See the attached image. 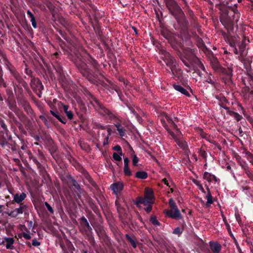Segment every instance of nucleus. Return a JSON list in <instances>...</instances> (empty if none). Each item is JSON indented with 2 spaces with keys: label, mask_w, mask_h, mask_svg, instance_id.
<instances>
[{
  "label": "nucleus",
  "mask_w": 253,
  "mask_h": 253,
  "mask_svg": "<svg viewBox=\"0 0 253 253\" xmlns=\"http://www.w3.org/2000/svg\"><path fill=\"white\" fill-rule=\"evenodd\" d=\"M165 119L169 124L172 129H169L168 126L164 125V126L167 130L169 133L172 136L177 145L181 149L184 150L187 147L186 142L182 137V134L181 131L177 128V126L175 124V122H177V118L174 117L173 119L165 116Z\"/></svg>",
  "instance_id": "obj_1"
},
{
  "label": "nucleus",
  "mask_w": 253,
  "mask_h": 253,
  "mask_svg": "<svg viewBox=\"0 0 253 253\" xmlns=\"http://www.w3.org/2000/svg\"><path fill=\"white\" fill-rule=\"evenodd\" d=\"M237 4L234 3L233 6L232 5H228L231 11L230 12L225 9L222 10L220 17V20L224 27L227 29H232L235 22L237 23L240 18V14L237 9Z\"/></svg>",
  "instance_id": "obj_2"
},
{
  "label": "nucleus",
  "mask_w": 253,
  "mask_h": 253,
  "mask_svg": "<svg viewBox=\"0 0 253 253\" xmlns=\"http://www.w3.org/2000/svg\"><path fill=\"white\" fill-rule=\"evenodd\" d=\"M154 193L153 191L148 188L145 189V195L143 198L138 197L136 199L135 204L139 206L142 204L146 207L145 211L149 213L152 210V205L154 203Z\"/></svg>",
  "instance_id": "obj_3"
},
{
  "label": "nucleus",
  "mask_w": 253,
  "mask_h": 253,
  "mask_svg": "<svg viewBox=\"0 0 253 253\" xmlns=\"http://www.w3.org/2000/svg\"><path fill=\"white\" fill-rule=\"evenodd\" d=\"M169 205L170 209H166L164 211V213L169 217L174 219H180L182 218V215L180 211L178 209L174 200L170 198L169 200Z\"/></svg>",
  "instance_id": "obj_4"
},
{
  "label": "nucleus",
  "mask_w": 253,
  "mask_h": 253,
  "mask_svg": "<svg viewBox=\"0 0 253 253\" xmlns=\"http://www.w3.org/2000/svg\"><path fill=\"white\" fill-rule=\"evenodd\" d=\"M166 4L171 14L174 16L181 13L180 7L174 0H166Z\"/></svg>",
  "instance_id": "obj_5"
},
{
  "label": "nucleus",
  "mask_w": 253,
  "mask_h": 253,
  "mask_svg": "<svg viewBox=\"0 0 253 253\" xmlns=\"http://www.w3.org/2000/svg\"><path fill=\"white\" fill-rule=\"evenodd\" d=\"M165 57L166 65L170 68L171 72L174 75L177 70V65L175 59L168 52L166 53Z\"/></svg>",
  "instance_id": "obj_6"
},
{
  "label": "nucleus",
  "mask_w": 253,
  "mask_h": 253,
  "mask_svg": "<svg viewBox=\"0 0 253 253\" xmlns=\"http://www.w3.org/2000/svg\"><path fill=\"white\" fill-rule=\"evenodd\" d=\"M27 209V206L25 205H21L20 206L16 208L10 212H5V214L11 217H16L19 214H22Z\"/></svg>",
  "instance_id": "obj_7"
},
{
  "label": "nucleus",
  "mask_w": 253,
  "mask_h": 253,
  "mask_svg": "<svg viewBox=\"0 0 253 253\" xmlns=\"http://www.w3.org/2000/svg\"><path fill=\"white\" fill-rule=\"evenodd\" d=\"M124 185L122 181L114 182L110 185V189L113 191V194L118 195L124 189Z\"/></svg>",
  "instance_id": "obj_8"
},
{
  "label": "nucleus",
  "mask_w": 253,
  "mask_h": 253,
  "mask_svg": "<svg viewBox=\"0 0 253 253\" xmlns=\"http://www.w3.org/2000/svg\"><path fill=\"white\" fill-rule=\"evenodd\" d=\"M203 178L206 180L208 182L216 183L219 181V179L217 178L214 175L211 174L208 172H205L203 175Z\"/></svg>",
  "instance_id": "obj_9"
},
{
  "label": "nucleus",
  "mask_w": 253,
  "mask_h": 253,
  "mask_svg": "<svg viewBox=\"0 0 253 253\" xmlns=\"http://www.w3.org/2000/svg\"><path fill=\"white\" fill-rule=\"evenodd\" d=\"M26 194L22 192L21 194L18 193L13 195V200L17 204H19L26 198Z\"/></svg>",
  "instance_id": "obj_10"
},
{
  "label": "nucleus",
  "mask_w": 253,
  "mask_h": 253,
  "mask_svg": "<svg viewBox=\"0 0 253 253\" xmlns=\"http://www.w3.org/2000/svg\"><path fill=\"white\" fill-rule=\"evenodd\" d=\"M173 87L176 90L180 92L182 94H184L186 96H190V94L188 91L180 85L173 84Z\"/></svg>",
  "instance_id": "obj_11"
},
{
  "label": "nucleus",
  "mask_w": 253,
  "mask_h": 253,
  "mask_svg": "<svg viewBox=\"0 0 253 253\" xmlns=\"http://www.w3.org/2000/svg\"><path fill=\"white\" fill-rule=\"evenodd\" d=\"M210 246L213 253H219L221 250V245L217 243H211Z\"/></svg>",
  "instance_id": "obj_12"
},
{
  "label": "nucleus",
  "mask_w": 253,
  "mask_h": 253,
  "mask_svg": "<svg viewBox=\"0 0 253 253\" xmlns=\"http://www.w3.org/2000/svg\"><path fill=\"white\" fill-rule=\"evenodd\" d=\"M206 186V189L207 190V193L206 195V199H207V204L210 205L212 204L213 200H212V197L211 195V193L210 191V189L208 186H207L206 184L205 185Z\"/></svg>",
  "instance_id": "obj_13"
},
{
  "label": "nucleus",
  "mask_w": 253,
  "mask_h": 253,
  "mask_svg": "<svg viewBox=\"0 0 253 253\" xmlns=\"http://www.w3.org/2000/svg\"><path fill=\"white\" fill-rule=\"evenodd\" d=\"M4 240L6 242V248L7 249H12L13 248V244L14 240L13 238L5 237Z\"/></svg>",
  "instance_id": "obj_14"
},
{
  "label": "nucleus",
  "mask_w": 253,
  "mask_h": 253,
  "mask_svg": "<svg viewBox=\"0 0 253 253\" xmlns=\"http://www.w3.org/2000/svg\"><path fill=\"white\" fill-rule=\"evenodd\" d=\"M27 14L28 16L30 18V21L32 23V25L33 27L34 28H36L37 27V23L36 19L35 18V17L33 15V14L32 13V12L30 10H28L27 11Z\"/></svg>",
  "instance_id": "obj_15"
},
{
  "label": "nucleus",
  "mask_w": 253,
  "mask_h": 253,
  "mask_svg": "<svg viewBox=\"0 0 253 253\" xmlns=\"http://www.w3.org/2000/svg\"><path fill=\"white\" fill-rule=\"evenodd\" d=\"M135 177L139 179H145L147 178L148 174L144 171H139L136 172Z\"/></svg>",
  "instance_id": "obj_16"
},
{
  "label": "nucleus",
  "mask_w": 253,
  "mask_h": 253,
  "mask_svg": "<svg viewBox=\"0 0 253 253\" xmlns=\"http://www.w3.org/2000/svg\"><path fill=\"white\" fill-rule=\"evenodd\" d=\"M123 155L122 152H120L119 153H114L113 154V158L115 161L119 162L122 160V156Z\"/></svg>",
  "instance_id": "obj_17"
},
{
  "label": "nucleus",
  "mask_w": 253,
  "mask_h": 253,
  "mask_svg": "<svg viewBox=\"0 0 253 253\" xmlns=\"http://www.w3.org/2000/svg\"><path fill=\"white\" fill-rule=\"evenodd\" d=\"M223 73L226 76V78L228 80H230L232 76V70L231 69L224 70H223Z\"/></svg>",
  "instance_id": "obj_18"
},
{
  "label": "nucleus",
  "mask_w": 253,
  "mask_h": 253,
  "mask_svg": "<svg viewBox=\"0 0 253 253\" xmlns=\"http://www.w3.org/2000/svg\"><path fill=\"white\" fill-rule=\"evenodd\" d=\"M124 172L125 175L126 176H130L132 174L131 171L130 170L128 165L124 166Z\"/></svg>",
  "instance_id": "obj_19"
},
{
  "label": "nucleus",
  "mask_w": 253,
  "mask_h": 253,
  "mask_svg": "<svg viewBox=\"0 0 253 253\" xmlns=\"http://www.w3.org/2000/svg\"><path fill=\"white\" fill-rule=\"evenodd\" d=\"M26 229V227H25ZM27 232H23L21 234V236L26 240H30L31 238V234L29 230L26 229Z\"/></svg>",
  "instance_id": "obj_20"
},
{
  "label": "nucleus",
  "mask_w": 253,
  "mask_h": 253,
  "mask_svg": "<svg viewBox=\"0 0 253 253\" xmlns=\"http://www.w3.org/2000/svg\"><path fill=\"white\" fill-rule=\"evenodd\" d=\"M117 130L121 137H123L126 135V130L123 126L118 129Z\"/></svg>",
  "instance_id": "obj_21"
},
{
  "label": "nucleus",
  "mask_w": 253,
  "mask_h": 253,
  "mask_svg": "<svg viewBox=\"0 0 253 253\" xmlns=\"http://www.w3.org/2000/svg\"><path fill=\"white\" fill-rule=\"evenodd\" d=\"M126 237L127 240L131 244L132 247L134 248H135L136 247V245L135 241L131 238V237L128 234H126Z\"/></svg>",
  "instance_id": "obj_22"
},
{
  "label": "nucleus",
  "mask_w": 253,
  "mask_h": 253,
  "mask_svg": "<svg viewBox=\"0 0 253 253\" xmlns=\"http://www.w3.org/2000/svg\"><path fill=\"white\" fill-rule=\"evenodd\" d=\"M150 221L154 225H159L160 223L158 221L157 218L155 216H153L150 218Z\"/></svg>",
  "instance_id": "obj_23"
},
{
  "label": "nucleus",
  "mask_w": 253,
  "mask_h": 253,
  "mask_svg": "<svg viewBox=\"0 0 253 253\" xmlns=\"http://www.w3.org/2000/svg\"><path fill=\"white\" fill-rule=\"evenodd\" d=\"M207 83L210 84L212 85H214L215 82L212 80V76L211 75H210L208 77V78L205 81Z\"/></svg>",
  "instance_id": "obj_24"
},
{
  "label": "nucleus",
  "mask_w": 253,
  "mask_h": 253,
  "mask_svg": "<svg viewBox=\"0 0 253 253\" xmlns=\"http://www.w3.org/2000/svg\"><path fill=\"white\" fill-rule=\"evenodd\" d=\"M139 162V158L136 156V155L134 154L132 159V165L134 166L137 165Z\"/></svg>",
  "instance_id": "obj_25"
},
{
  "label": "nucleus",
  "mask_w": 253,
  "mask_h": 253,
  "mask_svg": "<svg viewBox=\"0 0 253 253\" xmlns=\"http://www.w3.org/2000/svg\"><path fill=\"white\" fill-rule=\"evenodd\" d=\"M81 220L83 221V223H84L85 226L87 227L88 229H91V227L90 226L89 223L88 222L87 220L84 217H82L81 218Z\"/></svg>",
  "instance_id": "obj_26"
},
{
  "label": "nucleus",
  "mask_w": 253,
  "mask_h": 253,
  "mask_svg": "<svg viewBox=\"0 0 253 253\" xmlns=\"http://www.w3.org/2000/svg\"><path fill=\"white\" fill-rule=\"evenodd\" d=\"M247 158L250 163H251L253 165V155L250 153H247Z\"/></svg>",
  "instance_id": "obj_27"
},
{
  "label": "nucleus",
  "mask_w": 253,
  "mask_h": 253,
  "mask_svg": "<svg viewBox=\"0 0 253 253\" xmlns=\"http://www.w3.org/2000/svg\"><path fill=\"white\" fill-rule=\"evenodd\" d=\"M240 166L241 168L244 169L245 171H246L247 169H249L248 165V164L245 162L240 163Z\"/></svg>",
  "instance_id": "obj_28"
},
{
  "label": "nucleus",
  "mask_w": 253,
  "mask_h": 253,
  "mask_svg": "<svg viewBox=\"0 0 253 253\" xmlns=\"http://www.w3.org/2000/svg\"><path fill=\"white\" fill-rule=\"evenodd\" d=\"M32 244L35 247H38L41 245V242L37 241L36 238H34L32 240Z\"/></svg>",
  "instance_id": "obj_29"
},
{
  "label": "nucleus",
  "mask_w": 253,
  "mask_h": 253,
  "mask_svg": "<svg viewBox=\"0 0 253 253\" xmlns=\"http://www.w3.org/2000/svg\"><path fill=\"white\" fill-rule=\"evenodd\" d=\"M51 114L55 118H56L58 120L60 121L61 122V118L59 115L58 114V113L57 112H55L53 111H50Z\"/></svg>",
  "instance_id": "obj_30"
},
{
  "label": "nucleus",
  "mask_w": 253,
  "mask_h": 253,
  "mask_svg": "<svg viewBox=\"0 0 253 253\" xmlns=\"http://www.w3.org/2000/svg\"><path fill=\"white\" fill-rule=\"evenodd\" d=\"M66 114L67 115V117L69 120H72L73 118V114L71 111H68L66 112Z\"/></svg>",
  "instance_id": "obj_31"
},
{
  "label": "nucleus",
  "mask_w": 253,
  "mask_h": 253,
  "mask_svg": "<svg viewBox=\"0 0 253 253\" xmlns=\"http://www.w3.org/2000/svg\"><path fill=\"white\" fill-rule=\"evenodd\" d=\"M245 172L246 174L248 175L249 178H250L252 180H253V174L252 173V172L249 170V169H247L246 171H245Z\"/></svg>",
  "instance_id": "obj_32"
},
{
  "label": "nucleus",
  "mask_w": 253,
  "mask_h": 253,
  "mask_svg": "<svg viewBox=\"0 0 253 253\" xmlns=\"http://www.w3.org/2000/svg\"><path fill=\"white\" fill-rule=\"evenodd\" d=\"M173 233L175 234L180 235L182 233V231L179 227H177L174 229Z\"/></svg>",
  "instance_id": "obj_33"
},
{
  "label": "nucleus",
  "mask_w": 253,
  "mask_h": 253,
  "mask_svg": "<svg viewBox=\"0 0 253 253\" xmlns=\"http://www.w3.org/2000/svg\"><path fill=\"white\" fill-rule=\"evenodd\" d=\"M45 205L48 211H49L51 213H53V210L52 207L48 204L47 202L45 203Z\"/></svg>",
  "instance_id": "obj_34"
},
{
  "label": "nucleus",
  "mask_w": 253,
  "mask_h": 253,
  "mask_svg": "<svg viewBox=\"0 0 253 253\" xmlns=\"http://www.w3.org/2000/svg\"><path fill=\"white\" fill-rule=\"evenodd\" d=\"M113 149L114 150H115V151H117L118 152H119V153L120 152H122V148L121 147V146L120 145H116L115 146H114L113 148Z\"/></svg>",
  "instance_id": "obj_35"
},
{
  "label": "nucleus",
  "mask_w": 253,
  "mask_h": 253,
  "mask_svg": "<svg viewBox=\"0 0 253 253\" xmlns=\"http://www.w3.org/2000/svg\"><path fill=\"white\" fill-rule=\"evenodd\" d=\"M199 133L202 138H206L207 134L202 129L200 130Z\"/></svg>",
  "instance_id": "obj_36"
},
{
  "label": "nucleus",
  "mask_w": 253,
  "mask_h": 253,
  "mask_svg": "<svg viewBox=\"0 0 253 253\" xmlns=\"http://www.w3.org/2000/svg\"><path fill=\"white\" fill-rule=\"evenodd\" d=\"M196 185L198 186L199 189L202 191V192L206 194V191L204 189L203 186L201 184L196 183Z\"/></svg>",
  "instance_id": "obj_37"
},
{
  "label": "nucleus",
  "mask_w": 253,
  "mask_h": 253,
  "mask_svg": "<svg viewBox=\"0 0 253 253\" xmlns=\"http://www.w3.org/2000/svg\"><path fill=\"white\" fill-rule=\"evenodd\" d=\"M124 166H127L129 164V159L128 158L126 157L124 158Z\"/></svg>",
  "instance_id": "obj_38"
},
{
  "label": "nucleus",
  "mask_w": 253,
  "mask_h": 253,
  "mask_svg": "<svg viewBox=\"0 0 253 253\" xmlns=\"http://www.w3.org/2000/svg\"><path fill=\"white\" fill-rule=\"evenodd\" d=\"M4 209V207L3 205H0V213H1L2 215L5 214L6 212L3 211Z\"/></svg>",
  "instance_id": "obj_39"
},
{
  "label": "nucleus",
  "mask_w": 253,
  "mask_h": 253,
  "mask_svg": "<svg viewBox=\"0 0 253 253\" xmlns=\"http://www.w3.org/2000/svg\"><path fill=\"white\" fill-rule=\"evenodd\" d=\"M115 126L117 127V129L122 127L123 126L119 123H117L115 124Z\"/></svg>",
  "instance_id": "obj_40"
},
{
  "label": "nucleus",
  "mask_w": 253,
  "mask_h": 253,
  "mask_svg": "<svg viewBox=\"0 0 253 253\" xmlns=\"http://www.w3.org/2000/svg\"><path fill=\"white\" fill-rule=\"evenodd\" d=\"M63 110H64V111L65 112V113L68 111L69 107L68 106L64 105L63 106Z\"/></svg>",
  "instance_id": "obj_41"
},
{
  "label": "nucleus",
  "mask_w": 253,
  "mask_h": 253,
  "mask_svg": "<svg viewBox=\"0 0 253 253\" xmlns=\"http://www.w3.org/2000/svg\"><path fill=\"white\" fill-rule=\"evenodd\" d=\"M163 182L165 183V184H166L167 186H169V182H168V180H167V179H166V178H164V179H163Z\"/></svg>",
  "instance_id": "obj_42"
},
{
  "label": "nucleus",
  "mask_w": 253,
  "mask_h": 253,
  "mask_svg": "<svg viewBox=\"0 0 253 253\" xmlns=\"http://www.w3.org/2000/svg\"><path fill=\"white\" fill-rule=\"evenodd\" d=\"M235 115L237 117V120L238 121H239L241 119V118H242V117L240 115H239V114H238L237 113H236Z\"/></svg>",
  "instance_id": "obj_43"
},
{
  "label": "nucleus",
  "mask_w": 253,
  "mask_h": 253,
  "mask_svg": "<svg viewBox=\"0 0 253 253\" xmlns=\"http://www.w3.org/2000/svg\"><path fill=\"white\" fill-rule=\"evenodd\" d=\"M242 190L243 191H245V190H247L248 189L247 188H245L244 187H242Z\"/></svg>",
  "instance_id": "obj_44"
},
{
  "label": "nucleus",
  "mask_w": 253,
  "mask_h": 253,
  "mask_svg": "<svg viewBox=\"0 0 253 253\" xmlns=\"http://www.w3.org/2000/svg\"><path fill=\"white\" fill-rule=\"evenodd\" d=\"M39 82V84H40V85L41 88L42 89H43V85L41 84V83H40V82Z\"/></svg>",
  "instance_id": "obj_45"
},
{
  "label": "nucleus",
  "mask_w": 253,
  "mask_h": 253,
  "mask_svg": "<svg viewBox=\"0 0 253 253\" xmlns=\"http://www.w3.org/2000/svg\"><path fill=\"white\" fill-rule=\"evenodd\" d=\"M234 53L236 54H238V50H237V48H236L234 49Z\"/></svg>",
  "instance_id": "obj_46"
},
{
  "label": "nucleus",
  "mask_w": 253,
  "mask_h": 253,
  "mask_svg": "<svg viewBox=\"0 0 253 253\" xmlns=\"http://www.w3.org/2000/svg\"><path fill=\"white\" fill-rule=\"evenodd\" d=\"M201 68L203 70H205V67H204L203 64L201 65Z\"/></svg>",
  "instance_id": "obj_47"
},
{
  "label": "nucleus",
  "mask_w": 253,
  "mask_h": 253,
  "mask_svg": "<svg viewBox=\"0 0 253 253\" xmlns=\"http://www.w3.org/2000/svg\"><path fill=\"white\" fill-rule=\"evenodd\" d=\"M218 63L217 62L216 63V65H215V68H218Z\"/></svg>",
  "instance_id": "obj_48"
},
{
  "label": "nucleus",
  "mask_w": 253,
  "mask_h": 253,
  "mask_svg": "<svg viewBox=\"0 0 253 253\" xmlns=\"http://www.w3.org/2000/svg\"><path fill=\"white\" fill-rule=\"evenodd\" d=\"M107 131H108V132L110 134V133L111 129L110 128H108Z\"/></svg>",
  "instance_id": "obj_49"
},
{
  "label": "nucleus",
  "mask_w": 253,
  "mask_h": 253,
  "mask_svg": "<svg viewBox=\"0 0 253 253\" xmlns=\"http://www.w3.org/2000/svg\"><path fill=\"white\" fill-rule=\"evenodd\" d=\"M227 168L228 169H231V167H230V166H228L227 167Z\"/></svg>",
  "instance_id": "obj_50"
},
{
  "label": "nucleus",
  "mask_w": 253,
  "mask_h": 253,
  "mask_svg": "<svg viewBox=\"0 0 253 253\" xmlns=\"http://www.w3.org/2000/svg\"><path fill=\"white\" fill-rule=\"evenodd\" d=\"M233 176L235 179H236V177L234 173H233Z\"/></svg>",
  "instance_id": "obj_51"
},
{
  "label": "nucleus",
  "mask_w": 253,
  "mask_h": 253,
  "mask_svg": "<svg viewBox=\"0 0 253 253\" xmlns=\"http://www.w3.org/2000/svg\"><path fill=\"white\" fill-rule=\"evenodd\" d=\"M224 53H226V54H227V53H228V52H227V51L226 50H224Z\"/></svg>",
  "instance_id": "obj_52"
},
{
  "label": "nucleus",
  "mask_w": 253,
  "mask_h": 253,
  "mask_svg": "<svg viewBox=\"0 0 253 253\" xmlns=\"http://www.w3.org/2000/svg\"><path fill=\"white\" fill-rule=\"evenodd\" d=\"M132 113L134 114H135L136 116L137 117V114H135L133 111L132 112Z\"/></svg>",
  "instance_id": "obj_53"
},
{
  "label": "nucleus",
  "mask_w": 253,
  "mask_h": 253,
  "mask_svg": "<svg viewBox=\"0 0 253 253\" xmlns=\"http://www.w3.org/2000/svg\"><path fill=\"white\" fill-rule=\"evenodd\" d=\"M1 126H2V127H4V125H1Z\"/></svg>",
  "instance_id": "obj_54"
},
{
  "label": "nucleus",
  "mask_w": 253,
  "mask_h": 253,
  "mask_svg": "<svg viewBox=\"0 0 253 253\" xmlns=\"http://www.w3.org/2000/svg\"><path fill=\"white\" fill-rule=\"evenodd\" d=\"M28 246H29V247H31V245H30V244H28Z\"/></svg>",
  "instance_id": "obj_55"
},
{
  "label": "nucleus",
  "mask_w": 253,
  "mask_h": 253,
  "mask_svg": "<svg viewBox=\"0 0 253 253\" xmlns=\"http://www.w3.org/2000/svg\"><path fill=\"white\" fill-rule=\"evenodd\" d=\"M241 0H238V1L239 2H241Z\"/></svg>",
  "instance_id": "obj_56"
},
{
  "label": "nucleus",
  "mask_w": 253,
  "mask_h": 253,
  "mask_svg": "<svg viewBox=\"0 0 253 253\" xmlns=\"http://www.w3.org/2000/svg\"><path fill=\"white\" fill-rule=\"evenodd\" d=\"M84 253H87L86 251H84Z\"/></svg>",
  "instance_id": "obj_57"
},
{
  "label": "nucleus",
  "mask_w": 253,
  "mask_h": 253,
  "mask_svg": "<svg viewBox=\"0 0 253 253\" xmlns=\"http://www.w3.org/2000/svg\"><path fill=\"white\" fill-rule=\"evenodd\" d=\"M171 191L172 192V189L170 188Z\"/></svg>",
  "instance_id": "obj_58"
}]
</instances>
